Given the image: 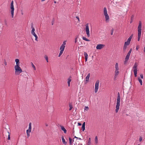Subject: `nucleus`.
I'll return each mask as SVG.
<instances>
[{"label": "nucleus", "mask_w": 145, "mask_h": 145, "mask_svg": "<svg viewBox=\"0 0 145 145\" xmlns=\"http://www.w3.org/2000/svg\"><path fill=\"white\" fill-rule=\"evenodd\" d=\"M138 145H140L139 144H138Z\"/></svg>", "instance_id": "obj_64"}, {"label": "nucleus", "mask_w": 145, "mask_h": 145, "mask_svg": "<svg viewBox=\"0 0 145 145\" xmlns=\"http://www.w3.org/2000/svg\"><path fill=\"white\" fill-rule=\"evenodd\" d=\"M128 61V60H125L124 61V64H126V63H127Z\"/></svg>", "instance_id": "obj_47"}, {"label": "nucleus", "mask_w": 145, "mask_h": 145, "mask_svg": "<svg viewBox=\"0 0 145 145\" xmlns=\"http://www.w3.org/2000/svg\"><path fill=\"white\" fill-rule=\"evenodd\" d=\"M71 76L69 77V78L68 79L67 83L69 86H70V83L71 81Z\"/></svg>", "instance_id": "obj_10"}, {"label": "nucleus", "mask_w": 145, "mask_h": 145, "mask_svg": "<svg viewBox=\"0 0 145 145\" xmlns=\"http://www.w3.org/2000/svg\"><path fill=\"white\" fill-rule=\"evenodd\" d=\"M76 18L77 19H78V21H80V20H79V17H78V16H76Z\"/></svg>", "instance_id": "obj_51"}, {"label": "nucleus", "mask_w": 145, "mask_h": 145, "mask_svg": "<svg viewBox=\"0 0 145 145\" xmlns=\"http://www.w3.org/2000/svg\"><path fill=\"white\" fill-rule=\"evenodd\" d=\"M99 83V81L97 80L96 82L95 85V92L96 93L97 92L98 88Z\"/></svg>", "instance_id": "obj_8"}, {"label": "nucleus", "mask_w": 145, "mask_h": 145, "mask_svg": "<svg viewBox=\"0 0 145 145\" xmlns=\"http://www.w3.org/2000/svg\"><path fill=\"white\" fill-rule=\"evenodd\" d=\"M142 23L141 21H139L138 25V41H139L141 37V33Z\"/></svg>", "instance_id": "obj_1"}, {"label": "nucleus", "mask_w": 145, "mask_h": 145, "mask_svg": "<svg viewBox=\"0 0 145 145\" xmlns=\"http://www.w3.org/2000/svg\"><path fill=\"white\" fill-rule=\"evenodd\" d=\"M31 28L32 29V30L31 32V33H33L34 32H35V29L33 27V25L31 26Z\"/></svg>", "instance_id": "obj_22"}, {"label": "nucleus", "mask_w": 145, "mask_h": 145, "mask_svg": "<svg viewBox=\"0 0 145 145\" xmlns=\"http://www.w3.org/2000/svg\"><path fill=\"white\" fill-rule=\"evenodd\" d=\"M28 131H31V123H30L29 125V129H28L27 130Z\"/></svg>", "instance_id": "obj_11"}, {"label": "nucleus", "mask_w": 145, "mask_h": 145, "mask_svg": "<svg viewBox=\"0 0 145 145\" xmlns=\"http://www.w3.org/2000/svg\"><path fill=\"white\" fill-rule=\"evenodd\" d=\"M84 55L85 58L88 57V55L86 52H84Z\"/></svg>", "instance_id": "obj_36"}, {"label": "nucleus", "mask_w": 145, "mask_h": 145, "mask_svg": "<svg viewBox=\"0 0 145 145\" xmlns=\"http://www.w3.org/2000/svg\"><path fill=\"white\" fill-rule=\"evenodd\" d=\"M90 141H91V138H89V140H88V142H90Z\"/></svg>", "instance_id": "obj_53"}, {"label": "nucleus", "mask_w": 145, "mask_h": 145, "mask_svg": "<svg viewBox=\"0 0 145 145\" xmlns=\"http://www.w3.org/2000/svg\"><path fill=\"white\" fill-rule=\"evenodd\" d=\"M31 131H29L28 130H26V133L27 134V136L28 138L30 136V133Z\"/></svg>", "instance_id": "obj_24"}, {"label": "nucleus", "mask_w": 145, "mask_h": 145, "mask_svg": "<svg viewBox=\"0 0 145 145\" xmlns=\"http://www.w3.org/2000/svg\"><path fill=\"white\" fill-rule=\"evenodd\" d=\"M130 56L127 54L126 56V57L125 58V60H128L129 59Z\"/></svg>", "instance_id": "obj_30"}, {"label": "nucleus", "mask_w": 145, "mask_h": 145, "mask_svg": "<svg viewBox=\"0 0 145 145\" xmlns=\"http://www.w3.org/2000/svg\"><path fill=\"white\" fill-rule=\"evenodd\" d=\"M116 105V109L115 111L116 113H118L120 108V100H117Z\"/></svg>", "instance_id": "obj_6"}, {"label": "nucleus", "mask_w": 145, "mask_h": 145, "mask_svg": "<svg viewBox=\"0 0 145 145\" xmlns=\"http://www.w3.org/2000/svg\"><path fill=\"white\" fill-rule=\"evenodd\" d=\"M31 63V65H32V67L35 70H36V68H35V66L34 65V64L32 62Z\"/></svg>", "instance_id": "obj_33"}, {"label": "nucleus", "mask_w": 145, "mask_h": 145, "mask_svg": "<svg viewBox=\"0 0 145 145\" xmlns=\"http://www.w3.org/2000/svg\"><path fill=\"white\" fill-rule=\"evenodd\" d=\"M35 38V40H37V39H38V37L36 35V34L35 33V32H34L33 33H31Z\"/></svg>", "instance_id": "obj_16"}, {"label": "nucleus", "mask_w": 145, "mask_h": 145, "mask_svg": "<svg viewBox=\"0 0 145 145\" xmlns=\"http://www.w3.org/2000/svg\"><path fill=\"white\" fill-rule=\"evenodd\" d=\"M113 31H114V29H112L111 30V35H113Z\"/></svg>", "instance_id": "obj_42"}, {"label": "nucleus", "mask_w": 145, "mask_h": 145, "mask_svg": "<svg viewBox=\"0 0 145 145\" xmlns=\"http://www.w3.org/2000/svg\"><path fill=\"white\" fill-rule=\"evenodd\" d=\"M14 1H11L10 4V9H11V16L12 18H13L14 17Z\"/></svg>", "instance_id": "obj_4"}, {"label": "nucleus", "mask_w": 145, "mask_h": 145, "mask_svg": "<svg viewBox=\"0 0 145 145\" xmlns=\"http://www.w3.org/2000/svg\"><path fill=\"white\" fill-rule=\"evenodd\" d=\"M90 76V73H89L88 74L87 76H86V81L87 82H88L89 80V79Z\"/></svg>", "instance_id": "obj_12"}, {"label": "nucleus", "mask_w": 145, "mask_h": 145, "mask_svg": "<svg viewBox=\"0 0 145 145\" xmlns=\"http://www.w3.org/2000/svg\"><path fill=\"white\" fill-rule=\"evenodd\" d=\"M85 122H84L82 125H83V126H85Z\"/></svg>", "instance_id": "obj_52"}, {"label": "nucleus", "mask_w": 145, "mask_h": 145, "mask_svg": "<svg viewBox=\"0 0 145 145\" xmlns=\"http://www.w3.org/2000/svg\"><path fill=\"white\" fill-rule=\"evenodd\" d=\"M54 19H53L52 20V25H53L54 24Z\"/></svg>", "instance_id": "obj_55"}, {"label": "nucleus", "mask_w": 145, "mask_h": 145, "mask_svg": "<svg viewBox=\"0 0 145 145\" xmlns=\"http://www.w3.org/2000/svg\"><path fill=\"white\" fill-rule=\"evenodd\" d=\"M95 143L96 144H97L98 143V140L97 138V136H95Z\"/></svg>", "instance_id": "obj_21"}, {"label": "nucleus", "mask_w": 145, "mask_h": 145, "mask_svg": "<svg viewBox=\"0 0 145 145\" xmlns=\"http://www.w3.org/2000/svg\"><path fill=\"white\" fill-rule=\"evenodd\" d=\"M61 130L63 131L65 133H67V130L63 126H61Z\"/></svg>", "instance_id": "obj_15"}, {"label": "nucleus", "mask_w": 145, "mask_h": 145, "mask_svg": "<svg viewBox=\"0 0 145 145\" xmlns=\"http://www.w3.org/2000/svg\"><path fill=\"white\" fill-rule=\"evenodd\" d=\"M78 38V36H76L75 37V38L74 40L75 43H76L77 42V40Z\"/></svg>", "instance_id": "obj_32"}, {"label": "nucleus", "mask_w": 145, "mask_h": 145, "mask_svg": "<svg viewBox=\"0 0 145 145\" xmlns=\"http://www.w3.org/2000/svg\"><path fill=\"white\" fill-rule=\"evenodd\" d=\"M119 73V71H115V74L118 75Z\"/></svg>", "instance_id": "obj_29"}, {"label": "nucleus", "mask_w": 145, "mask_h": 145, "mask_svg": "<svg viewBox=\"0 0 145 145\" xmlns=\"http://www.w3.org/2000/svg\"><path fill=\"white\" fill-rule=\"evenodd\" d=\"M46 126H48V125H47V124H46Z\"/></svg>", "instance_id": "obj_62"}, {"label": "nucleus", "mask_w": 145, "mask_h": 145, "mask_svg": "<svg viewBox=\"0 0 145 145\" xmlns=\"http://www.w3.org/2000/svg\"><path fill=\"white\" fill-rule=\"evenodd\" d=\"M82 39H83V40H84L85 41H90V40L89 39H87L85 37H83Z\"/></svg>", "instance_id": "obj_27"}, {"label": "nucleus", "mask_w": 145, "mask_h": 145, "mask_svg": "<svg viewBox=\"0 0 145 145\" xmlns=\"http://www.w3.org/2000/svg\"><path fill=\"white\" fill-rule=\"evenodd\" d=\"M117 100H120V95L119 92L118 93V97Z\"/></svg>", "instance_id": "obj_26"}, {"label": "nucleus", "mask_w": 145, "mask_h": 145, "mask_svg": "<svg viewBox=\"0 0 145 145\" xmlns=\"http://www.w3.org/2000/svg\"><path fill=\"white\" fill-rule=\"evenodd\" d=\"M86 27V33L87 35V36L88 37H89L90 36V34H89V26L88 24H87L85 25Z\"/></svg>", "instance_id": "obj_7"}, {"label": "nucleus", "mask_w": 145, "mask_h": 145, "mask_svg": "<svg viewBox=\"0 0 145 145\" xmlns=\"http://www.w3.org/2000/svg\"><path fill=\"white\" fill-rule=\"evenodd\" d=\"M77 138L78 139H79V140H81V139L80 138H78V137Z\"/></svg>", "instance_id": "obj_56"}, {"label": "nucleus", "mask_w": 145, "mask_h": 145, "mask_svg": "<svg viewBox=\"0 0 145 145\" xmlns=\"http://www.w3.org/2000/svg\"><path fill=\"white\" fill-rule=\"evenodd\" d=\"M130 43V42H129L127 41L125 42L124 45L127 46V45H129Z\"/></svg>", "instance_id": "obj_28"}, {"label": "nucleus", "mask_w": 145, "mask_h": 145, "mask_svg": "<svg viewBox=\"0 0 145 145\" xmlns=\"http://www.w3.org/2000/svg\"><path fill=\"white\" fill-rule=\"evenodd\" d=\"M54 3H56V1H54Z\"/></svg>", "instance_id": "obj_63"}, {"label": "nucleus", "mask_w": 145, "mask_h": 145, "mask_svg": "<svg viewBox=\"0 0 145 145\" xmlns=\"http://www.w3.org/2000/svg\"><path fill=\"white\" fill-rule=\"evenodd\" d=\"M44 58H45V59L46 60V61L47 62H48V57L46 55L44 56Z\"/></svg>", "instance_id": "obj_31"}, {"label": "nucleus", "mask_w": 145, "mask_h": 145, "mask_svg": "<svg viewBox=\"0 0 145 145\" xmlns=\"http://www.w3.org/2000/svg\"><path fill=\"white\" fill-rule=\"evenodd\" d=\"M134 15H132L131 16V20L132 21L133 20H134Z\"/></svg>", "instance_id": "obj_39"}, {"label": "nucleus", "mask_w": 145, "mask_h": 145, "mask_svg": "<svg viewBox=\"0 0 145 145\" xmlns=\"http://www.w3.org/2000/svg\"><path fill=\"white\" fill-rule=\"evenodd\" d=\"M45 0H41V1H45Z\"/></svg>", "instance_id": "obj_59"}, {"label": "nucleus", "mask_w": 145, "mask_h": 145, "mask_svg": "<svg viewBox=\"0 0 145 145\" xmlns=\"http://www.w3.org/2000/svg\"><path fill=\"white\" fill-rule=\"evenodd\" d=\"M65 47V46H63L61 45L60 48V50L61 51H63L64 50Z\"/></svg>", "instance_id": "obj_19"}, {"label": "nucleus", "mask_w": 145, "mask_h": 145, "mask_svg": "<svg viewBox=\"0 0 145 145\" xmlns=\"http://www.w3.org/2000/svg\"><path fill=\"white\" fill-rule=\"evenodd\" d=\"M78 125H79V126H80L82 125L81 123H78Z\"/></svg>", "instance_id": "obj_50"}, {"label": "nucleus", "mask_w": 145, "mask_h": 145, "mask_svg": "<svg viewBox=\"0 0 145 145\" xmlns=\"http://www.w3.org/2000/svg\"><path fill=\"white\" fill-rule=\"evenodd\" d=\"M133 36V34H132L131 35L130 37L128 39L127 41L129 42H130L131 40L132 39V37Z\"/></svg>", "instance_id": "obj_18"}, {"label": "nucleus", "mask_w": 145, "mask_h": 145, "mask_svg": "<svg viewBox=\"0 0 145 145\" xmlns=\"http://www.w3.org/2000/svg\"><path fill=\"white\" fill-rule=\"evenodd\" d=\"M138 80L140 83V85H142V81L139 77L138 78Z\"/></svg>", "instance_id": "obj_20"}, {"label": "nucleus", "mask_w": 145, "mask_h": 145, "mask_svg": "<svg viewBox=\"0 0 145 145\" xmlns=\"http://www.w3.org/2000/svg\"><path fill=\"white\" fill-rule=\"evenodd\" d=\"M8 140H10V135L9 133L8 132Z\"/></svg>", "instance_id": "obj_44"}, {"label": "nucleus", "mask_w": 145, "mask_h": 145, "mask_svg": "<svg viewBox=\"0 0 145 145\" xmlns=\"http://www.w3.org/2000/svg\"><path fill=\"white\" fill-rule=\"evenodd\" d=\"M61 139L62 140V141L63 144H67V142L65 141V139L64 138V137L63 136H62Z\"/></svg>", "instance_id": "obj_14"}, {"label": "nucleus", "mask_w": 145, "mask_h": 145, "mask_svg": "<svg viewBox=\"0 0 145 145\" xmlns=\"http://www.w3.org/2000/svg\"><path fill=\"white\" fill-rule=\"evenodd\" d=\"M138 66V64L137 63H135L133 67V72L135 76L136 77L137 76V67Z\"/></svg>", "instance_id": "obj_5"}, {"label": "nucleus", "mask_w": 145, "mask_h": 145, "mask_svg": "<svg viewBox=\"0 0 145 145\" xmlns=\"http://www.w3.org/2000/svg\"><path fill=\"white\" fill-rule=\"evenodd\" d=\"M132 48H131L129 51V52H128V53H127V54L128 55H129V56H130V54H131V52L132 51Z\"/></svg>", "instance_id": "obj_34"}, {"label": "nucleus", "mask_w": 145, "mask_h": 145, "mask_svg": "<svg viewBox=\"0 0 145 145\" xmlns=\"http://www.w3.org/2000/svg\"><path fill=\"white\" fill-rule=\"evenodd\" d=\"M4 64L5 65H7V63L6 61V60L5 59L4 60Z\"/></svg>", "instance_id": "obj_45"}, {"label": "nucleus", "mask_w": 145, "mask_h": 145, "mask_svg": "<svg viewBox=\"0 0 145 145\" xmlns=\"http://www.w3.org/2000/svg\"><path fill=\"white\" fill-rule=\"evenodd\" d=\"M139 48V46H137L136 47V50H138Z\"/></svg>", "instance_id": "obj_48"}, {"label": "nucleus", "mask_w": 145, "mask_h": 145, "mask_svg": "<svg viewBox=\"0 0 145 145\" xmlns=\"http://www.w3.org/2000/svg\"><path fill=\"white\" fill-rule=\"evenodd\" d=\"M144 52H145V46L144 47Z\"/></svg>", "instance_id": "obj_57"}, {"label": "nucleus", "mask_w": 145, "mask_h": 145, "mask_svg": "<svg viewBox=\"0 0 145 145\" xmlns=\"http://www.w3.org/2000/svg\"><path fill=\"white\" fill-rule=\"evenodd\" d=\"M69 110H71L73 108L72 105L71 104L69 103Z\"/></svg>", "instance_id": "obj_23"}, {"label": "nucleus", "mask_w": 145, "mask_h": 145, "mask_svg": "<svg viewBox=\"0 0 145 145\" xmlns=\"http://www.w3.org/2000/svg\"><path fill=\"white\" fill-rule=\"evenodd\" d=\"M66 41H64L63 42V44H62L61 46H65V45L66 44Z\"/></svg>", "instance_id": "obj_38"}, {"label": "nucleus", "mask_w": 145, "mask_h": 145, "mask_svg": "<svg viewBox=\"0 0 145 145\" xmlns=\"http://www.w3.org/2000/svg\"><path fill=\"white\" fill-rule=\"evenodd\" d=\"M74 138H77V137H76V136H75L74 137Z\"/></svg>", "instance_id": "obj_60"}, {"label": "nucleus", "mask_w": 145, "mask_h": 145, "mask_svg": "<svg viewBox=\"0 0 145 145\" xmlns=\"http://www.w3.org/2000/svg\"><path fill=\"white\" fill-rule=\"evenodd\" d=\"M89 109V108L88 106H85L84 108V111L86 110L87 111Z\"/></svg>", "instance_id": "obj_37"}, {"label": "nucleus", "mask_w": 145, "mask_h": 145, "mask_svg": "<svg viewBox=\"0 0 145 145\" xmlns=\"http://www.w3.org/2000/svg\"><path fill=\"white\" fill-rule=\"evenodd\" d=\"M19 66L20 65H16L14 66L15 74L19 75L22 72V71Z\"/></svg>", "instance_id": "obj_2"}, {"label": "nucleus", "mask_w": 145, "mask_h": 145, "mask_svg": "<svg viewBox=\"0 0 145 145\" xmlns=\"http://www.w3.org/2000/svg\"><path fill=\"white\" fill-rule=\"evenodd\" d=\"M15 61L16 62V65H19V59H16Z\"/></svg>", "instance_id": "obj_17"}, {"label": "nucleus", "mask_w": 145, "mask_h": 145, "mask_svg": "<svg viewBox=\"0 0 145 145\" xmlns=\"http://www.w3.org/2000/svg\"><path fill=\"white\" fill-rule=\"evenodd\" d=\"M115 71H119L118 65V63H116L115 65Z\"/></svg>", "instance_id": "obj_13"}, {"label": "nucleus", "mask_w": 145, "mask_h": 145, "mask_svg": "<svg viewBox=\"0 0 145 145\" xmlns=\"http://www.w3.org/2000/svg\"><path fill=\"white\" fill-rule=\"evenodd\" d=\"M127 48V46L124 45L123 48V50L124 52H125V51Z\"/></svg>", "instance_id": "obj_25"}, {"label": "nucleus", "mask_w": 145, "mask_h": 145, "mask_svg": "<svg viewBox=\"0 0 145 145\" xmlns=\"http://www.w3.org/2000/svg\"><path fill=\"white\" fill-rule=\"evenodd\" d=\"M105 46V45L103 44H99L97 45L96 47L97 49L98 50H101L102 48Z\"/></svg>", "instance_id": "obj_9"}, {"label": "nucleus", "mask_w": 145, "mask_h": 145, "mask_svg": "<svg viewBox=\"0 0 145 145\" xmlns=\"http://www.w3.org/2000/svg\"><path fill=\"white\" fill-rule=\"evenodd\" d=\"M117 76H118L117 75H116L115 74L114 76V80H116V79L117 78Z\"/></svg>", "instance_id": "obj_43"}, {"label": "nucleus", "mask_w": 145, "mask_h": 145, "mask_svg": "<svg viewBox=\"0 0 145 145\" xmlns=\"http://www.w3.org/2000/svg\"><path fill=\"white\" fill-rule=\"evenodd\" d=\"M142 140V137H140L139 139V141L140 142H141Z\"/></svg>", "instance_id": "obj_46"}, {"label": "nucleus", "mask_w": 145, "mask_h": 145, "mask_svg": "<svg viewBox=\"0 0 145 145\" xmlns=\"http://www.w3.org/2000/svg\"><path fill=\"white\" fill-rule=\"evenodd\" d=\"M133 20H131V21H130V23H131L133 21Z\"/></svg>", "instance_id": "obj_58"}, {"label": "nucleus", "mask_w": 145, "mask_h": 145, "mask_svg": "<svg viewBox=\"0 0 145 145\" xmlns=\"http://www.w3.org/2000/svg\"><path fill=\"white\" fill-rule=\"evenodd\" d=\"M140 76L141 78H143V76L142 74H140Z\"/></svg>", "instance_id": "obj_49"}, {"label": "nucleus", "mask_w": 145, "mask_h": 145, "mask_svg": "<svg viewBox=\"0 0 145 145\" xmlns=\"http://www.w3.org/2000/svg\"><path fill=\"white\" fill-rule=\"evenodd\" d=\"M88 57L85 58V61L86 62L87 61V59H88Z\"/></svg>", "instance_id": "obj_54"}, {"label": "nucleus", "mask_w": 145, "mask_h": 145, "mask_svg": "<svg viewBox=\"0 0 145 145\" xmlns=\"http://www.w3.org/2000/svg\"><path fill=\"white\" fill-rule=\"evenodd\" d=\"M63 51H60V53L59 54L58 57H59L61 56L62 54L63 53Z\"/></svg>", "instance_id": "obj_35"}, {"label": "nucleus", "mask_w": 145, "mask_h": 145, "mask_svg": "<svg viewBox=\"0 0 145 145\" xmlns=\"http://www.w3.org/2000/svg\"><path fill=\"white\" fill-rule=\"evenodd\" d=\"M103 12L104 15L105 16L106 21H107L109 19V16L107 14V10L106 7H104L103 9Z\"/></svg>", "instance_id": "obj_3"}, {"label": "nucleus", "mask_w": 145, "mask_h": 145, "mask_svg": "<svg viewBox=\"0 0 145 145\" xmlns=\"http://www.w3.org/2000/svg\"><path fill=\"white\" fill-rule=\"evenodd\" d=\"M69 142L70 144H71V142H72V139L71 138H69Z\"/></svg>", "instance_id": "obj_41"}, {"label": "nucleus", "mask_w": 145, "mask_h": 145, "mask_svg": "<svg viewBox=\"0 0 145 145\" xmlns=\"http://www.w3.org/2000/svg\"><path fill=\"white\" fill-rule=\"evenodd\" d=\"M82 129L83 131H84L85 129V126L82 125Z\"/></svg>", "instance_id": "obj_40"}, {"label": "nucleus", "mask_w": 145, "mask_h": 145, "mask_svg": "<svg viewBox=\"0 0 145 145\" xmlns=\"http://www.w3.org/2000/svg\"><path fill=\"white\" fill-rule=\"evenodd\" d=\"M5 24L6 25V24H7V23H6V22H5Z\"/></svg>", "instance_id": "obj_61"}]
</instances>
